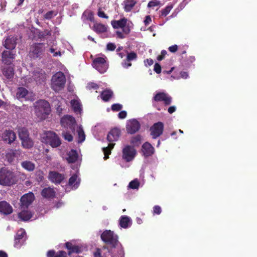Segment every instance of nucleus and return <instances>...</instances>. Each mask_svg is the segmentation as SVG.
I'll return each mask as SVG.
<instances>
[{
	"instance_id": "obj_1",
	"label": "nucleus",
	"mask_w": 257,
	"mask_h": 257,
	"mask_svg": "<svg viewBox=\"0 0 257 257\" xmlns=\"http://www.w3.org/2000/svg\"><path fill=\"white\" fill-rule=\"evenodd\" d=\"M100 237L105 244L103 248L106 249L111 257H124L123 248L118 241V235L113 231L105 230L101 233Z\"/></svg>"
},
{
	"instance_id": "obj_2",
	"label": "nucleus",
	"mask_w": 257,
	"mask_h": 257,
	"mask_svg": "<svg viewBox=\"0 0 257 257\" xmlns=\"http://www.w3.org/2000/svg\"><path fill=\"white\" fill-rule=\"evenodd\" d=\"M51 111L49 103L43 99L36 102L35 104V112L40 120L45 119Z\"/></svg>"
},
{
	"instance_id": "obj_3",
	"label": "nucleus",
	"mask_w": 257,
	"mask_h": 257,
	"mask_svg": "<svg viewBox=\"0 0 257 257\" xmlns=\"http://www.w3.org/2000/svg\"><path fill=\"white\" fill-rule=\"evenodd\" d=\"M17 182V178L14 172L5 167L0 169V185L11 186Z\"/></svg>"
},
{
	"instance_id": "obj_4",
	"label": "nucleus",
	"mask_w": 257,
	"mask_h": 257,
	"mask_svg": "<svg viewBox=\"0 0 257 257\" xmlns=\"http://www.w3.org/2000/svg\"><path fill=\"white\" fill-rule=\"evenodd\" d=\"M47 45L44 43H35L30 47V56L34 59L42 58L45 54Z\"/></svg>"
},
{
	"instance_id": "obj_5",
	"label": "nucleus",
	"mask_w": 257,
	"mask_h": 257,
	"mask_svg": "<svg viewBox=\"0 0 257 257\" xmlns=\"http://www.w3.org/2000/svg\"><path fill=\"white\" fill-rule=\"evenodd\" d=\"M51 88L56 92H58L64 87L66 78L62 72H58L54 74L51 80Z\"/></svg>"
},
{
	"instance_id": "obj_6",
	"label": "nucleus",
	"mask_w": 257,
	"mask_h": 257,
	"mask_svg": "<svg viewBox=\"0 0 257 257\" xmlns=\"http://www.w3.org/2000/svg\"><path fill=\"white\" fill-rule=\"evenodd\" d=\"M43 142L52 148H57L61 144L60 137L55 132L52 131H47L45 133L43 137Z\"/></svg>"
},
{
	"instance_id": "obj_7",
	"label": "nucleus",
	"mask_w": 257,
	"mask_h": 257,
	"mask_svg": "<svg viewBox=\"0 0 257 257\" xmlns=\"http://www.w3.org/2000/svg\"><path fill=\"white\" fill-rule=\"evenodd\" d=\"M127 19L124 17L119 20L112 21L111 24L114 29L121 28L125 35H128L131 32V25L133 24L132 22H127Z\"/></svg>"
},
{
	"instance_id": "obj_8",
	"label": "nucleus",
	"mask_w": 257,
	"mask_h": 257,
	"mask_svg": "<svg viewBox=\"0 0 257 257\" xmlns=\"http://www.w3.org/2000/svg\"><path fill=\"white\" fill-rule=\"evenodd\" d=\"M60 123L62 127L70 129L73 133L75 132L76 121L73 116L65 115L61 118Z\"/></svg>"
},
{
	"instance_id": "obj_9",
	"label": "nucleus",
	"mask_w": 257,
	"mask_h": 257,
	"mask_svg": "<svg viewBox=\"0 0 257 257\" xmlns=\"http://www.w3.org/2000/svg\"><path fill=\"white\" fill-rule=\"evenodd\" d=\"M93 66L100 73H104L108 69V64L107 63L105 58L98 57L93 60Z\"/></svg>"
},
{
	"instance_id": "obj_10",
	"label": "nucleus",
	"mask_w": 257,
	"mask_h": 257,
	"mask_svg": "<svg viewBox=\"0 0 257 257\" xmlns=\"http://www.w3.org/2000/svg\"><path fill=\"white\" fill-rule=\"evenodd\" d=\"M153 99L156 102H163L165 105H169L172 103V98L168 94L163 92H157Z\"/></svg>"
},
{
	"instance_id": "obj_11",
	"label": "nucleus",
	"mask_w": 257,
	"mask_h": 257,
	"mask_svg": "<svg viewBox=\"0 0 257 257\" xmlns=\"http://www.w3.org/2000/svg\"><path fill=\"white\" fill-rule=\"evenodd\" d=\"M164 123L161 121L155 123L150 129L151 135L153 139H156L160 137L164 131Z\"/></svg>"
},
{
	"instance_id": "obj_12",
	"label": "nucleus",
	"mask_w": 257,
	"mask_h": 257,
	"mask_svg": "<svg viewBox=\"0 0 257 257\" xmlns=\"http://www.w3.org/2000/svg\"><path fill=\"white\" fill-rule=\"evenodd\" d=\"M140 128V123L135 118L129 120L126 125L127 133L131 135L134 134L138 132Z\"/></svg>"
},
{
	"instance_id": "obj_13",
	"label": "nucleus",
	"mask_w": 257,
	"mask_h": 257,
	"mask_svg": "<svg viewBox=\"0 0 257 257\" xmlns=\"http://www.w3.org/2000/svg\"><path fill=\"white\" fill-rule=\"evenodd\" d=\"M136 154V150L129 145L125 146L122 150V158L126 162L133 160Z\"/></svg>"
},
{
	"instance_id": "obj_14",
	"label": "nucleus",
	"mask_w": 257,
	"mask_h": 257,
	"mask_svg": "<svg viewBox=\"0 0 257 257\" xmlns=\"http://www.w3.org/2000/svg\"><path fill=\"white\" fill-rule=\"evenodd\" d=\"M34 199L35 196L33 193L29 192L25 194L21 198V206L23 207L28 208L32 203Z\"/></svg>"
},
{
	"instance_id": "obj_15",
	"label": "nucleus",
	"mask_w": 257,
	"mask_h": 257,
	"mask_svg": "<svg viewBox=\"0 0 257 257\" xmlns=\"http://www.w3.org/2000/svg\"><path fill=\"white\" fill-rule=\"evenodd\" d=\"M2 139L6 143L11 144L16 140V135L12 130H6L2 134Z\"/></svg>"
},
{
	"instance_id": "obj_16",
	"label": "nucleus",
	"mask_w": 257,
	"mask_h": 257,
	"mask_svg": "<svg viewBox=\"0 0 257 257\" xmlns=\"http://www.w3.org/2000/svg\"><path fill=\"white\" fill-rule=\"evenodd\" d=\"M48 178L50 181L57 184H60L65 179V176L63 174L57 172L50 171L49 173Z\"/></svg>"
},
{
	"instance_id": "obj_17",
	"label": "nucleus",
	"mask_w": 257,
	"mask_h": 257,
	"mask_svg": "<svg viewBox=\"0 0 257 257\" xmlns=\"http://www.w3.org/2000/svg\"><path fill=\"white\" fill-rule=\"evenodd\" d=\"M15 58V53L12 51L5 50L2 53V61L5 64H11Z\"/></svg>"
},
{
	"instance_id": "obj_18",
	"label": "nucleus",
	"mask_w": 257,
	"mask_h": 257,
	"mask_svg": "<svg viewBox=\"0 0 257 257\" xmlns=\"http://www.w3.org/2000/svg\"><path fill=\"white\" fill-rule=\"evenodd\" d=\"M138 56L136 52L132 51L130 53L127 52L126 58L122 62V66L124 68H128L132 66L131 61L136 60L137 59Z\"/></svg>"
},
{
	"instance_id": "obj_19",
	"label": "nucleus",
	"mask_w": 257,
	"mask_h": 257,
	"mask_svg": "<svg viewBox=\"0 0 257 257\" xmlns=\"http://www.w3.org/2000/svg\"><path fill=\"white\" fill-rule=\"evenodd\" d=\"M13 209L12 206L7 201H0V212L5 215H9L12 213Z\"/></svg>"
},
{
	"instance_id": "obj_20",
	"label": "nucleus",
	"mask_w": 257,
	"mask_h": 257,
	"mask_svg": "<svg viewBox=\"0 0 257 257\" xmlns=\"http://www.w3.org/2000/svg\"><path fill=\"white\" fill-rule=\"evenodd\" d=\"M120 135V130L117 128H114L108 133L107 139L109 142H113L116 141L119 138Z\"/></svg>"
},
{
	"instance_id": "obj_21",
	"label": "nucleus",
	"mask_w": 257,
	"mask_h": 257,
	"mask_svg": "<svg viewBox=\"0 0 257 257\" xmlns=\"http://www.w3.org/2000/svg\"><path fill=\"white\" fill-rule=\"evenodd\" d=\"M142 150L146 157L152 156L155 152L154 147L148 142H146L142 145Z\"/></svg>"
},
{
	"instance_id": "obj_22",
	"label": "nucleus",
	"mask_w": 257,
	"mask_h": 257,
	"mask_svg": "<svg viewBox=\"0 0 257 257\" xmlns=\"http://www.w3.org/2000/svg\"><path fill=\"white\" fill-rule=\"evenodd\" d=\"M56 192L53 188L50 187L44 188L41 192V195L46 199H52L55 197Z\"/></svg>"
},
{
	"instance_id": "obj_23",
	"label": "nucleus",
	"mask_w": 257,
	"mask_h": 257,
	"mask_svg": "<svg viewBox=\"0 0 257 257\" xmlns=\"http://www.w3.org/2000/svg\"><path fill=\"white\" fill-rule=\"evenodd\" d=\"M16 38L9 37L3 43V45L7 49L13 50L16 47Z\"/></svg>"
},
{
	"instance_id": "obj_24",
	"label": "nucleus",
	"mask_w": 257,
	"mask_h": 257,
	"mask_svg": "<svg viewBox=\"0 0 257 257\" xmlns=\"http://www.w3.org/2000/svg\"><path fill=\"white\" fill-rule=\"evenodd\" d=\"M65 247L69 250L68 254L71 256L72 253H79L82 252V250L81 247L79 245H73L71 242H67L65 243Z\"/></svg>"
},
{
	"instance_id": "obj_25",
	"label": "nucleus",
	"mask_w": 257,
	"mask_h": 257,
	"mask_svg": "<svg viewBox=\"0 0 257 257\" xmlns=\"http://www.w3.org/2000/svg\"><path fill=\"white\" fill-rule=\"evenodd\" d=\"M113 96V92L110 89L106 88L100 93V97L102 100L104 102H107Z\"/></svg>"
},
{
	"instance_id": "obj_26",
	"label": "nucleus",
	"mask_w": 257,
	"mask_h": 257,
	"mask_svg": "<svg viewBox=\"0 0 257 257\" xmlns=\"http://www.w3.org/2000/svg\"><path fill=\"white\" fill-rule=\"evenodd\" d=\"M3 75L9 80H12L14 76V69L11 66H7L2 70Z\"/></svg>"
},
{
	"instance_id": "obj_27",
	"label": "nucleus",
	"mask_w": 257,
	"mask_h": 257,
	"mask_svg": "<svg viewBox=\"0 0 257 257\" xmlns=\"http://www.w3.org/2000/svg\"><path fill=\"white\" fill-rule=\"evenodd\" d=\"M26 235V232L24 229H21L17 232L16 235L15 236V244L14 246L16 247L20 246L21 240Z\"/></svg>"
},
{
	"instance_id": "obj_28",
	"label": "nucleus",
	"mask_w": 257,
	"mask_h": 257,
	"mask_svg": "<svg viewBox=\"0 0 257 257\" xmlns=\"http://www.w3.org/2000/svg\"><path fill=\"white\" fill-rule=\"evenodd\" d=\"M47 257H67V253L63 250L56 252L54 250H49L47 251Z\"/></svg>"
},
{
	"instance_id": "obj_29",
	"label": "nucleus",
	"mask_w": 257,
	"mask_h": 257,
	"mask_svg": "<svg viewBox=\"0 0 257 257\" xmlns=\"http://www.w3.org/2000/svg\"><path fill=\"white\" fill-rule=\"evenodd\" d=\"M32 216L33 213L28 210H22L18 214L19 218L25 221L29 220Z\"/></svg>"
},
{
	"instance_id": "obj_30",
	"label": "nucleus",
	"mask_w": 257,
	"mask_h": 257,
	"mask_svg": "<svg viewBox=\"0 0 257 257\" xmlns=\"http://www.w3.org/2000/svg\"><path fill=\"white\" fill-rule=\"evenodd\" d=\"M132 224L130 218L127 216L123 215L120 217L119 225L123 228H126Z\"/></svg>"
},
{
	"instance_id": "obj_31",
	"label": "nucleus",
	"mask_w": 257,
	"mask_h": 257,
	"mask_svg": "<svg viewBox=\"0 0 257 257\" xmlns=\"http://www.w3.org/2000/svg\"><path fill=\"white\" fill-rule=\"evenodd\" d=\"M123 9L124 11L126 12H130L136 5L137 1L136 0H124L123 1Z\"/></svg>"
},
{
	"instance_id": "obj_32",
	"label": "nucleus",
	"mask_w": 257,
	"mask_h": 257,
	"mask_svg": "<svg viewBox=\"0 0 257 257\" xmlns=\"http://www.w3.org/2000/svg\"><path fill=\"white\" fill-rule=\"evenodd\" d=\"M67 160L69 163H75L78 159V155L75 150H72L68 154Z\"/></svg>"
},
{
	"instance_id": "obj_33",
	"label": "nucleus",
	"mask_w": 257,
	"mask_h": 257,
	"mask_svg": "<svg viewBox=\"0 0 257 257\" xmlns=\"http://www.w3.org/2000/svg\"><path fill=\"white\" fill-rule=\"evenodd\" d=\"M78 176L76 174L72 175L69 179L68 185L72 188L76 189L79 185V180L77 181Z\"/></svg>"
},
{
	"instance_id": "obj_34",
	"label": "nucleus",
	"mask_w": 257,
	"mask_h": 257,
	"mask_svg": "<svg viewBox=\"0 0 257 257\" xmlns=\"http://www.w3.org/2000/svg\"><path fill=\"white\" fill-rule=\"evenodd\" d=\"M93 30L97 33H103L107 31V27L101 23H96L93 25Z\"/></svg>"
},
{
	"instance_id": "obj_35",
	"label": "nucleus",
	"mask_w": 257,
	"mask_h": 257,
	"mask_svg": "<svg viewBox=\"0 0 257 257\" xmlns=\"http://www.w3.org/2000/svg\"><path fill=\"white\" fill-rule=\"evenodd\" d=\"M21 142L22 146L26 149H30L34 145V142L30 137L22 140Z\"/></svg>"
},
{
	"instance_id": "obj_36",
	"label": "nucleus",
	"mask_w": 257,
	"mask_h": 257,
	"mask_svg": "<svg viewBox=\"0 0 257 257\" xmlns=\"http://www.w3.org/2000/svg\"><path fill=\"white\" fill-rule=\"evenodd\" d=\"M22 166L25 169L29 171H32L35 169V165L30 161H24L22 163Z\"/></svg>"
},
{
	"instance_id": "obj_37",
	"label": "nucleus",
	"mask_w": 257,
	"mask_h": 257,
	"mask_svg": "<svg viewBox=\"0 0 257 257\" xmlns=\"http://www.w3.org/2000/svg\"><path fill=\"white\" fill-rule=\"evenodd\" d=\"M28 91L25 88L20 87L17 92V96L19 98H24L28 94Z\"/></svg>"
},
{
	"instance_id": "obj_38",
	"label": "nucleus",
	"mask_w": 257,
	"mask_h": 257,
	"mask_svg": "<svg viewBox=\"0 0 257 257\" xmlns=\"http://www.w3.org/2000/svg\"><path fill=\"white\" fill-rule=\"evenodd\" d=\"M51 35V31L49 30H45L43 31H39L37 32V36L39 39L42 40L46 38L47 36Z\"/></svg>"
},
{
	"instance_id": "obj_39",
	"label": "nucleus",
	"mask_w": 257,
	"mask_h": 257,
	"mask_svg": "<svg viewBox=\"0 0 257 257\" xmlns=\"http://www.w3.org/2000/svg\"><path fill=\"white\" fill-rule=\"evenodd\" d=\"M77 133L78 135V143H81L85 140L84 132L82 127H79L77 130Z\"/></svg>"
},
{
	"instance_id": "obj_40",
	"label": "nucleus",
	"mask_w": 257,
	"mask_h": 257,
	"mask_svg": "<svg viewBox=\"0 0 257 257\" xmlns=\"http://www.w3.org/2000/svg\"><path fill=\"white\" fill-rule=\"evenodd\" d=\"M19 136L20 140L22 141L29 137V133L26 128H22L19 131Z\"/></svg>"
},
{
	"instance_id": "obj_41",
	"label": "nucleus",
	"mask_w": 257,
	"mask_h": 257,
	"mask_svg": "<svg viewBox=\"0 0 257 257\" xmlns=\"http://www.w3.org/2000/svg\"><path fill=\"white\" fill-rule=\"evenodd\" d=\"M71 104L75 112H79L81 110V104L77 100H72Z\"/></svg>"
},
{
	"instance_id": "obj_42",
	"label": "nucleus",
	"mask_w": 257,
	"mask_h": 257,
	"mask_svg": "<svg viewBox=\"0 0 257 257\" xmlns=\"http://www.w3.org/2000/svg\"><path fill=\"white\" fill-rule=\"evenodd\" d=\"M36 179L38 182H42L44 179V173L40 170L37 171L35 173Z\"/></svg>"
},
{
	"instance_id": "obj_43",
	"label": "nucleus",
	"mask_w": 257,
	"mask_h": 257,
	"mask_svg": "<svg viewBox=\"0 0 257 257\" xmlns=\"http://www.w3.org/2000/svg\"><path fill=\"white\" fill-rule=\"evenodd\" d=\"M131 143L134 146H138L141 143V137L140 135H137L133 137L131 141Z\"/></svg>"
},
{
	"instance_id": "obj_44",
	"label": "nucleus",
	"mask_w": 257,
	"mask_h": 257,
	"mask_svg": "<svg viewBox=\"0 0 257 257\" xmlns=\"http://www.w3.org/2000/svg\"><path fill=\"white\" fill-rule=\"evenodd\" d=\"M58 13L55 11H50L47 12L44 16V18L46 20H51L57 15Z\"/></svg>"
},
{
	"instance_id": "obj_45",
	"label": "nucleus",
	"mask_w": 257,
	"mask_h": 257,
	"mask_svg": "<svg viewBox=\"0 0 257 257\" xmlns=\"http://www.w3.org/2000/svg\"><path fill=\"white\" fill-rule=\"evenodd\" d=\"M173 9V6L172 5L167 6L165 8L162 9L161 11V16L166 17L167 16L171 10Z\"/></svg>"
},
{
	"instance_id": "obj_46",
	"label": "nucleus",
	"mask_w": 257,
	"mask_h": 257,
	"mask_svg": "<svg viewBox=\"0 0 257 257\" xmlns=\"http://www.w3.org/2000/svg\"><path fill=\"white\" fill-rule=\"evenodd\" d=\"M140 184V183L139 181L137 179H135L130 182L128 186L130 188L135 189L139 188Z\"/></svg>"
},
{
	"instance_id": "obj_47",
	"label": "nucleus",
	"mask_w": 257,
	"mask_h": 257,
	"mask_svg": "<svg viewBox=\"0 0 257 257\" xmlns=\"http://www.w3.org/2000/svg\"><path fill=\"white\" fill-rule=\"evenodd\" d=\"M55 107L57 113L59 115H61L62 114L63 108L62 107V104L59 101H55Z\"/></svg>"
},
{
	"instance_id": "obj_48",
	"label": "nucleus",
	"mask_w": 257,
	"mask_h": 257,
	"mask_svg": "<svg viewBox=\"0 0 257 257\" xmlns=\"http://www.w3.org/2000/svg\"><path fill=\"white\" fill-rule=\"evenodd\" d=\"M62 135L64 139L69 142H72L73 140V137L70 133L64 132Z\"/></svg>"
},
{
	"instance_id": "obj_49",
	"label": "nucleus",
	"mask_w": 257,
	"mask_h": 257,
	"mask_svg": "<svg viewBox=\"0 0 257 257\" xmlns=\"http://www.w3.org/2000/svg\"><path fill=\"white\" fill-rule=\"evenodd\" d=\"M103 152L104 154V160H106L109 158V155L111 154V151L108 147H104L103 148Z\"/></svg>"
},
{
	"instance_id": "obj_50",
	"label": "nucleus",
	"mask_w": 257,
	"mask_h": 257,
	"mask_svg": "<svg viewBox=\"0 0 257 257\" xmlns=\"http://www.w3.org/2000/svg\"><path fill=\"white\" fill-rule=\"evenodd\" d=\"M160 4V2L158 0H152L148 4V8H153L159 6Z\"/></svg>"
},
{
	"instance_id": "obj_51",
	"label": "nucleus",
	"mask_w": 257,
	"mask_h": 257,
	"mask_svg": "<svg viewBox=\"0 0 257 257\" xmlns=\"http://www.w3.org/2000/svg\"><path fill=\"white\" fill-rule=\"evenodd\" d=\"M122 108V105L119 103H114L111 105V109L113 111H118Z\"/></svg>"
},
{
	"instance_id": "obj_52",
	"label": "nucleus",
	"mask_w": 257,
	"mask_h": 257,
	"mask_svg": "<svg viewBox=\"0 0 257 257\" xmlns=\"http://www.w3.org/2000/svg\"><path fill=\"white\" fill-rule=\"evenodd\" d=\"M97 16L101 18H104L106 19H108V16L106 14H105L103 11H102L101 8H99L98 10Z\"/></svg>"
},
{
	"instance_id": "obj_53",
	"label": "nucleus",
	"mask_w": 257,
	"mask_h": 257,
	"mask_svg": "<svg viewBox=\"0 0 257 257\" xmlns=\"http://www.w3.org/2000/svg\"><path fill=\"white\" fill-rule=\"evenodd\" d=\"M162 209L161 207L159 205H155L153 207V214L159 215L161 213Z\"/></svg>"
},
{
	"instance_id": "obj_54",
	"label": "nucleus",
	"mask_w": 257,
	"mask_h": 257,
	"mask_svg": "<svg viewBox=\"0 0 257 257\" xmlns=\"http://www.w3.org/2000/svg\"><path fill=\"white\" fill-rule=\"evenodd\" d=\"M87 87L89 89H97L99 88V85L95 83L90 82L88 84Z\"/></svg>"
},
{
	"instance_id": "obj_55",
	"label": "nucleus",
	"mask_w": 257,
	"mask_h": 257,
	"mask_svg": "<svg viewBox=\"0 0 257 257\" xmlns=\"http://www.w3.org/2000/svg\"><path fill=\"white\" fill-rule=\"evenodd\" d=\"M116 48V45L112 43H108L106 45V49L108 51H114Z\"/></svg>"
},
{
	"instance_id": "obj_56",
	"label": "nucleus",
	"mask_w": 257,
	"mask_h": 257,
	"mask_svg": "<svg viewBox=\"0 0 257 257\" xmlns=\"http://www.w3.org/2000/svg\"><path fill=\"white\" fill-rule=\"evenodd\" d=\"M167 54V51L165 50H162L161 54L158 55L157 57V60L158 61L162 60Z\"/></svg>"
},
{
	"instance_id": "obj_57",
	"label": "nucleus",
	"mask_w": 257,
	"mask_h": 257,
	"mask_svg": "<svg viewBox=\"0 0 257 257\" xmlns=\"http://www.w3.org/2000/svg\"><path fill=\"white\" fill-rule=\"evenodd\" d=\"M154 70L157 74H160L161 72V65L158 63H155Z\"/></svg>"
},
{
	"instance_id": "obj_58",
	"label": "nucleus",
	"mask_w": 257,
	"mask_h": 257,
	"mask_svg": "<svg viewBox=\"0 0 257 257\" xmlns=\"http://www.w3.org/2000/svg\"><path fill=\"white\" fill-rule=\"evenodd\" d=\"M15 153L13 152L12 153H8L6 155V158L9 162H12L15 157Z\"/></svg>"
},
{
	"instance_id": "obj_59",
	"label": "nucleus",
	"mask_w": 257,
	"mask_h": 257,
	"mask_svg": "<svg viewBox=\"0 0 257 257\" xmlns=\"http://www.w3.org/2000/svg\"><path fill=\"white\" fill-rule=\"evenodd\" d=\"M178 50V46L177 45H174L168 48V50L171 53H175Z\"/></svg>"
},
{
	"instance_id": "obj_60",
	"label": "nucleus",
	"mask_w": 257,
	"mask_h": 257,
	"mask_svg": "<svg viewBox=\"0 0 257 257\" xmlns=\"http://www.w3.org/2000/svg\"><path fill=\"white\" fill-rule=\"evenodd\" d=\"M152 22V19L150 16L148 15L146 16L145 19L144 21V23L145 26H147L150 24Z\"/></svg>"
},
{
	"instance_id": "obj_61",
	"label": "nucleus",
	"mask_w": 257,
	"mask_h": 257,
	"mask_svg": "<svg viewBox=\"0 0 257 257\" xmlns=\"http://www.w3.org/2000/svg\"><path fill=\"white\" fill-rule=\"evenodd\" d=\"M126 111L125 110H122L118 113V116L120 119H123L126 117Z\"/></svg>"
},
{
	"instance_id": "obj_62",
	"label": "nucleus",
	"mask_w": 257,
	"mask_h": 257,
	"mask_svg": "<svg viewBox=\"0 0 257 257\" xmlns=\"http://www.w3.org/2000/svg\"><path fill=\"white\" fill-rule=\"evenodd\" d=\"M124 34H125L123 32H122L119 31H116V37L118 38L124 39L125 37Z\"/></svg>"
},
{
	"instance_id": "obj_63",
	"label": "nucleus",
	"mask_w": 257,
	"mask_h": 257,
	"mask_svg": "<svg viewBox=\"0 0 257 257\" xmlns=\"http://www.w3.org/2000/svg\"><path fill=\"white\" fill-rule=\"evenodd\" d=\"M93 254L94 257H102L101 255V249L99 248H96Z\"/></svg>"
},
{
	"instance_id": "obj_64",
	"label": "nucleus",
	"mask_w": 257,
	"mask_h": 257,
	"mask_svg": "<svg viewBox=\"0 0 257 257\" xmlns=\"http://www.w3.org/2000/svg\"><path fill=\"white\" fill-rule=\"evenodd\" d=\"M146 66H151L154 63V61L152 59H147L144 61Z\"/></svg>"
}]
</instances>
